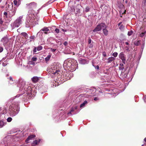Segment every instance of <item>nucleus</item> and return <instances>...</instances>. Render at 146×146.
<instances>
[{
    "label": "nucleus",
    "instance_id": "nucleus-1",
    "mask_svg": "<svg viewBox=\"0 0 146 146\" xmlns=\"http://www.w3.org/2000/svg\"><path fill=\"white\" fill-rule=\"evenodd\" d=\"M63 67L69 71H75L78 67L77 63L74 60L70 59L65 61L63 64Z\"/></svg>",
    "mask_w": 146,
    "mask_h": 146
},
{
    "label": "nucleus",
    "instance_id": "nucleus-2",
    "mask_svg": "<svg viewBox=\"0 0 146 146\" xmlns=\"http://www.w3.org/2000/svg\"><path fill=\"white\" fill-rule=\"evenodd\" d=\"M18 86L19 88V90L22 91L23 93H25L26 92L28 94L30 95L31 94L32 90L31 87L25 84V82L23 79H19Z\"/></svg>",
    "mask_w": 146,
    "mask_h": 146
},
{
    "label": "nucleus",
    "instance_id": "nucleus-3",
    "mask_svg": "<svg viewBox=\"0 0 146 146\" xmlns=\"http://www.w3.org/2000/svg\"><path fill=\"white\" fill-rule=\"evenodd\" d=\"M19 111V102H15L11 105L9 108V113L11 116H15L18 113Z\"/></svg>",
    "mask_w": 146,
    "mask_h": 146
},
{
    "label": "nucleus",
    "instance_id": "nucleus-4",
    "mask_svg": "<svg viewBox=\"0 0 146 146\" xmlns=\"http://www.w3.org/2000/svg\"><path fill=\"white\" fill-rule=\"evenodd\" d=\"M39 19V18L34 19L32 17L31 18L27 17L25 22V27H26L28 28L33 27L35 25L38 24V21Z\"/></svg>",
    "mask_w": 146,
    "mask_h": 146
},
{
    "label": "nucleus",
    "instance_id": "nucleus-5",
    "mask_svg": "<svg viewBox=\"0 0 146 146\" xmlns=\"http://www.w3.org/2000/svg\"><path fill=\"white\" fill-rule=\"evenodd\" d=\"M23 16H20L18 18L11 24V25L13 28L18 27L23 23Z\"/></svg>",
    "mask_w": 146,
    "mask_h": 146
},
{
    "label": "nucleus",
    "instance_id": "nucleus-6",
    "mask_svg": "<svg viewBox=\"0 0 146 146\" xmlns=\"http://www.w3.org/2000/svg\"><path fill=\"white\" fill-rule=\"evenodd\" d=\"M43 7H42L41 8L37 10V12L36 13H35L34 11V9H29V10L28 12V15L27 17H29L30 18H32L34 19H35L37 18H38L37 15V14L39 13L40 10Z\"/></svg>",
    "mask_w": 146,
    "mask_h": 146
},
{
    "label": "nucleus",
    "instance_id": "nucleus-7",
    "mask_svg": "<svg viewBox=\"0 0 146 146\" xmlns=\"http://www.w3.org/2000/svg\"><path fill=\"white\" fill-rule=\"evenodd\" d=\"M59 66L58 65L56 64H54L51 68V69L50 71H52V73L54 75H56L58 74L60 72L59 69Z\"/></svg>",
    "mask_w": 146,
    "mask_h": 146
},
{
    "label": "nucleus",
    "instance_id": "nucleus-8",
    "mask_svg": "<svg viewBox=\"0 0 146 146\" xmlns=\"http://www.w3.org/2000/svg\"><path fill=\"white\" fill-rule=\"evenodd\" d=\"M104 28H106V24L104 23H101L99 24L93 30L94 32H96L101 31L102 29Z\"/></svg>",
    "mask_w": 146,
    "mask_h": 146
},
{
    "label": "nucleus",
    "instance_id": "nucleus-9",
    "mask_svg": "<svg viewBox=\"0 0 146 146\" xmlns=\"http://www.w3.org/2000/svg\"><path fill=\"white\" fill-rule=\"evenodd\" d=\"M26 7L30 9H34L37 7V4L35 2L31 3L26 4Z\"/></svg>",
    "mask_w": 146,
    "mask_h": 146
},
{
    "label": "nucleus",
    "instance_id": "nucleus-10",
    "mask_svg": "<svg viewBox=\"0 0 146 146\" xmlns=\"http://www.w3.org/2000/svg\"><path fill=\"white\" fill-rule=\"evenodd\" d=\"M119 58L121 59L123 63L125 64L126 61V58L123 52H121L119 55Z\"/></svg>",
    "mask_w": 146,
    "mask_h": 146
},
{
    "label": "nucleus",
    "instance_id": "nucleus-11",
    "mask_svg": "<svg viewBox=\"0 0 146 146\" xmlns=\"http://www.w3.org/2000/svg\"><path fill=\"white\" fill-rule=\"evenodd\" d=\"M17 9V7H15L13 8H12L11 9H10L9 11H8L10 16H13L15 15Z\"/></svg>",
    "mask_w": 146,
    "mask_h": 146
},
{
    "label": "nucleus",
    "instance_id": "nucleus-12",
    "mask_svg": "<svg viewBox=\"0 0 146 146\" xmlns=\"http://www.w3.org/2000/svg\"><path fill=\"white\" fill-rule=\"evenodd\" d=\"M54 40V38L52 37H50L47 39V42L48 44H50L51 45H52V46H54L55 45L53 43V41Z\"/></svg>",
    "mask_w": 146,
    "mask_h": 146
},
{
    "label": "nucleus",
    "instance_id": "nucleus-13",
    "mask_svg": "<svg viewBox=\"0 0 146 146\" xmlns=\"http://www.w3.org/2000/svg\"><path fill=\"white\" fill-rule=\"evenodd\" d=\"M9 39L7 36L3 37L1 39V41L3 42L4 45L6 44L9 41Z\"/></svg>",
    "mask_w": 146,
    "mask_h": 146
},
{
    "label": "nucleus",
    "instance_id": "nucleus-14",
    "mask_svg": "<svg viewBox=\"0 0 146 146\" xmlns=\"http://www.w3.org/2000/svg\"><path fill=\"white\" fill-rule=\"evenodd\" d=\"M89 62V61L85 59H83L81 58L79 59V63L82 64H88Z\"/></svg>",
    "mask_w": 146,
    "mask_h": 146
},
{
    "label": "nucleus",
    "instance_id": "nucleus-15",
    "mask_svg": "<svg viewBox=\"0 0 146 146\" xmlns=\"http://www.w3.org/2000/svg\"><path fill=\"white\" fill-rule=\"evenodd\" d=\"M128 74V71H126L125 73L123 71H122L121 76L123 78H127Z\"/></svg>",
    "mask_w": 146,
    "mask_h": 146
},
{
    "label": "nucleus",
    "instance_id": "nucleus-16",
    "mask_svg": "<svg viewBox=\"0 0 146 146\" xmlns=\"http://www.w3.org/2000/svg\"><path fill=\"white\" fill-rule=\"evenodd\" d=\"M39 79V78L37 76H34L31 78L32 82L35 83H37Z\"/></svg>",
    "mask_w": 146,
    "mask_h": 146
},
{
    "label": "nucleus",
    "instance_id": "nucleus-17",
    "mask_svg": "<svg viewBox=\"0 0 146 146\" xmlns=\"http://www.w3.org/2000/svg\"><path fill=\"white\" fill-rule=\"evenodd\" d=\"M35 135H32L29 136L27 139L25 141V142L26 143H28V141L32 139L35 137Z\"/></svg>",
    "mask_w": 146,
    "mask_h": 146
},
{
    "label": "nucleus",
    "instance_id": "nucleus-18",
    "mask_svg": "<svg viewBox=\"0 0 146 146\" xmlns=\"http://www.w3.org/2000/svg\"><path fill=\"white\" fill-rule=\"evenodd\" d=\"M43 32L40 30L37 34V36L39 37L40 38H42Z\"/></svg>",
    "mask_w": 146,
    "mask_h": 146
},
{
    "label": "nucleus",
    "instance_id": "nucleus-19",
    "mask_svg": "<svg viewBox=\"0 0 146 146\" xmlns=\"http://www.w3.org/2000/svg\"><path fill=\"white\" fill-rule=\"evenodd\" d=\"M115 60V58L114 57H111L108 59V61L107 62L108 63H111L112 61H114Z\"/></svg>",
    "mask_w": 146,
    "mask_h": 146
},
{
    "label": "nucleus",
    "instance_id": "nucleus-20",
    "mask_svg": "<svg viewBox=\"0 0 146 146\" xmlns=\"http://www.w3.org/2000/svg\"><path fill=\"white\" fill-rule=\"evenodd\" d=\"M103 32L104 35L105 36H107L108 34V30L106 29V28H104L103 29Z\"/></svg>",
    "mask_w": 146,
    "mask_h": 146
},
{
    "label": "nucleus",
    "instance_id": "nucleus-21",
    "mask_svg": "<svg viewBox=\"0 0 146 146\" xmlns=\"http://www.w3.org/2000/svg\"><path fill=\"white\" fill-rule=\"evenodd\" d=\"M140 40H136L134 42V44L135 45L138 46L140 44Z\"/></svg>",
    "mask_w": 146,
    "mask_h": 146
},
{
    "label": "nucleus",
    "instance_id": "nucleus-22",
    "mask_svg": "<svg viewBox=\"0 0 146 146\" xmlns=\"http://www.w3.org/2000/svg\"><path fill=\"white\" fill-rule=\"evenodd\" d=\"M123 66L124 64H123L120 63L119 67V70L123 71V70L124 69Z\"/></svg>",
    "mask_w": 146,
    "mask_h": 146
},
{
    "label": "nucleus",
    "instance_id": "nucleus-23",
    "mask_svg": "<svg viewBox=\"0 0 146 146\" xmlns=\"http://www.w3.org/2000/svg\"><path fill=\"white\" fill-rule=\"evenodd\" d=\"M90 8L91 7H90L88 6H86L85 9V10L84 11V12H85L86 13L90 11Z\"/></svg>",
    "mask_w": 146,
    "mask_h": 146
},
{
    "label": "nucleus",
    "instance_id": "nucleus-24",
    "mask_svg": "<svg viewBox=\"0 0 146 146\" xmlns=\"http://www.w3.org/2000/svg\"><path fill=\"white\" fill-rule=\"evenodd\" d=\"M6 124V122H4L3 121H0V128L3 127Z\"/></svg>",
    "mask_w": 146,
    "mask_h": 146
},
{
    "label": "nucleus",
    "instance_id": "nucleus-25",
    "mask_svg": "<svg viewBox=\"0 0 146 146\" xmlns=\"http://www.w3.org/2000/svg\"><path fill=\"white\" fill-rule=\"evenodd\" d=\"M40 30L42 32L45 31V32H47L49 31V29L48 28L46 27H44L42 29H41Z\"/></svg>",
    "mask_w": 146,
    "mask_h": 146
},
{
    "label": "nucleus",
    "instance_id": "nucleus-26",
    "mask_svg": "<svg viewBox=\"0 0 146 146\" xmlns=\"http://www.w3.org/2000/svg\"><path fill=\"white\" fill-rule=\"evenodd\" d=\"M87 102L86 101H85L83 103L80 105V108H81L84 107L85 105L87 104Z\"/></svg>",
    "mask_w": 146,
    "mask_h": 146
},
{
    "label": "nucleus",
    "instance_id": "nucleus-27",
    "mask_svg": "<svg viewBox=\"0 0 146 146\" xmlns=\"http://www.w3.org/2000/svg\"><path fill=\"white\" fill-rule=\"evenodd\" d=\"M124 28L125 26L123 25H121L120 26L119 28L121 31H124Z\"/></svg>",
    "mask_w": 146,
    "mask_h": 146
},
{
    "label": "nucleus",
    "instance_id": "nucleus-28",
    "mask_svg": "<svg viewBox=\"0 0 146 146\" xmlns=\"http://www.w3.org/2000/svg\"><path fill=\"white\" fill-rule=\"evenodd\" d=\"M51 57V55H49L47 56L45 58V60L46 61H48L49 60L50 57Z\"/></svg>",
    "mask_w": 146,
    "mask_h": 146
},
{
    "label": "nucleus",
    "instance_id": "nucleus-29",
    "mask_svg": "<svg viewBox=\"0 0 146 146\" xmlns=\"http://www.w3.org/2000/svg\"><path fill=\"white\" fill-rule=\"evenodd\" d=\"M92 90H90V92H91L92 94L89 95V96H94V92H95L96 91V89H93V91L94 92H93V94H92Z\"/></svg>",
    "mask_w": 146,
    "mask_h": 146
},
{
    "label": "nucleus",
    "instance_id": "nucleus-30",
    "mask_svg": "<svg viewBox=\"0 0 146 146\" xmlns=\"http://www.w3.org/2000/svg\"><path fill=\"white\" fill-rule=\"evenodd\" d=\"M40 139H39L38 141L37 140H36L33 141V144H35L36 145L38 144V143L40 142Z\"/></svg>",
    "mask_w": 146,
    "mask_h": 146
},
{
    "label": "nucleus",
    "instance_id": "nucleus-31",
    "mask_svg": "<svg viewBox=\"0 0 146 146\" xmlns=\"http://www.w3.org/2000/svg\"><path fill=\"white\" fill-rule=\"evenodd\" d=\"M146 35V31L144 32H142L140 35V36L141 37H143Z\"/></svg>",
    "mask_w": 146,
    "mask_h": 146
},
{
    "label": "nucleus",
    "instance_id": "nucleus-32",
    "mask_svg": "<svg viewBox=\"0 0 146 146\" xmlns=\"http://www.w3.org/2000/svg\"><path fill=\"white\" fill-rule=\"evenodd\" d=\"M37 50L38 51H40L42 50V47L41 46H38L37 47Z\"/></svg>",
    "mask_w": 146,
    "mask_h": 146
},
{
    "label": "nucleus",
    "instance_id": "nucleus-33",
    "mask_svg": "<svg viewBox=\"0 0 146 146\" xmlns=\"http://www.w3.org/2000/svg\"><path fill=\"white\" fill-rule=\"evenodd\" d=\"M142 5L143 6H146V0H143L142 2Z\"/></svg>",
    "mask_w": 146,
    "mask_h": 146
},
{
    "label": "nucleus",
    "instance_id": "nucleus-34",
    "mask_svg": "<svg viewBox=\"0 0 146 146\" xmlns=\"http://www.w3.org/2000/svg\"><path fill=\"white\" fill-rule=\"evenodd\" d=\"M22 35L26 38L28 37V34L25 33H21Z\"/></svg>",
    "mask_w": 146,
    "mask_h": 146
},
{
    "label": "nucleus",
    "instance_id": "nucleus-35",
    "mask_svg": "<svg viewBox=\"0 0 146 146\" xmlns=\"http://www.w3.org/2000/svg\"><path fill=\"white\" fill-rule=\"evenodd\" d=\"M133 33V31L132 30H131L128 32L127 35H128V36H130L132 35Z\"/></svg>",
    "mask_w": 146,
    "mask_h": 146
},
{
    "label": "nucleus",
    "instance_id": "nucleus-36",
    "mask_svg": "<svg viewBox=\"0 0 146 146\" xmlns=\"http://www.w3.org/2000/svg\"><path fill=\"white\" fill-rule=\"evenodd\" d=\"M118 55V53L116 52H114L113 54L112 55L114 57H116Z\"/></svg>",
    "mask_w": 146,
    "mask_h": 146
},
{
    "label": "nucleus",
    "instance_id": "nucleus-37",
    "mask_svg": "<svg viewBox=\"0 0 146 146\" xmlns=\"http://www.w3.org/2000/svg\"><path fill=\"white\" fill-rule=\"evenodd\" d=\"M12 120V119L11 117H9L7 119V121L9 122H11Z\"/></svg>",
    "mask_w": 146,
    "mask_h": 146
},
{
    "label": "nucleus",
    "instance_id": "nucleus-38",
    "mask_svg": "<svg viewBox=\"0 0 146 146\" xmlns=\"http://www.w3.org/2000/svg\"><path fill=\"white\" fill-rule=\"evenodd\" d=\"M10 5L9 4L7 5V7H6V10H9H9H10V8H9Z\"/></svg>",
    "mask_w": 146,
    "mask_h": 146
},
{
    "label": "nucleus",
    "instance_id": "nucleus-39",
    "mask_svg": "<svg viewBox=\"0 0 146 146\" xmlns=\"http://www.w3.org/2000/svg\"><path fill=\"white\" fill-rule=\"evenodd\" d=\"M13 2H14V3L15 5V6H16V7H17V1L16 0H15Z\"/></svg>",
    "mask_w": 146,
    "mask_h": 146
},
{
    "label": "nucleus",
    "instance_id": "nucleus-40",
    "mask_svg": "<svg viewBox=\"0 0 146 146\" xmlns=\"http://www.w3.org/2000/svg\"><path fill=\"white\" fill-rule=\"evenodd\" d=\"M49 49H50L51 51L52 52H54L56 50V49H53L52 48H50Z\"/></svg>",
    "mask_w": 146,
    "mask_h": 146
},
{
    "label": "nucleus",
    "instance_id": "nucleus-41",
    "mask_svg": "<svg viewBox=\"0 0 146 146\" xmlns=\"http://www.w3.org/2000/svg\"><path fill=\"white\" fill-rule=\"evenodd\" d=\"M21 95H22V94H17L16 96H14V97H13V98H14L13 99H14L15 98H18V97H19Z\"/></svg>",
    "mask_w": 146,
    "mask_h": 146
},
{
    "label": "nucleus",
    "instance_id": "nucleus-42",
    "mask_svg": "<svg viewBox=\"0 0 146 146\" xmlns=\"http://www.w3.org/2000/svg\"><path fill=\"white\" fill-rule=\"evenodd\" d=\"M32 60L33 61H36L37 60V58L36 57H33L32 58Z\"/></svg>",
    "mask_w": 146,
    "mask_h": 146
},
{
    "label": "nucleus",
    "instance_id": "nucleus-43",
    "mask_svg": "<svg viewBox=\"0 0 146 146\" xmlns=\"http://www.w3.org/2000/svg\"><path fill=\"white\" fill-rule=\"evenodd\" d=\"M102 55L104 57H106V52L105 51H104L102 52Z\"/></svg>",
    "mask_w": 146,
    "mask_h": 146
},
{
    "label": "nucleus",
    "instance_id": "nucleus-44",
    "mask_svg": "<svg viewBox=\"0 0 146 146\" xmlns=\"http://www.w3.org/2000/svg\"><path fill=\"white\" fill-rule=\"evenodd\" d=\"M73 111V108L68 113V114L69 115L70 114L71 115H72V112Z\"/></svg>",
    "mask_w": 146,
    "mask_h": 146
},
{
    "label": "nucleus",
    "instance_id": "nucleus-45",
    "mask_svg": "<svg viewBox=\"0 0 146 146\" xmlns=\"http://www.w3.org/2000/svg\"><path fill=\"white\" fill-rule=\"evenodd\" d=\"M30 38L31 39H34L35 38V36L33 35V36H31L30 37Z\"/></svg>",
    "mask_w": 146,
    "mask_h": 146
},
{
    "label": "nucleus",
    "instance_id": "nucleus-46",
    "mask_svg": "<svg viewBox=\"0 0 146 146\" xmlns=\"http://www.w3.org/2000/svg\"><path fill=\"white\" fill-rule=\"evenodd\" d=\"M55 31L57 33H59L60 31L59 29H56Z\"/></svg>",
    "mask_w": 146,
    "mask_h": 146
},
{
    "label": "nucleus",
    "instance_id": "nucleus-47",
    "mask_svg": "<svg viewBox=\"0 0 146 146\" xmlns=\"http://www.w3.org/2000/svg\"><path fill=\"white\" fill-rule=\"evenodd\" d=\"M37 48L36 47H35L33 50V52H36Z\"/></svg>",
    "mask_w": 146,
    "mask_h": 146
},
{
    "label": "nucleus",
    "instance_id": "nucleus-48",
    "mask_svg": "<svg viewBox=\"0 0 146 146\" xmlns=\"http://www.w3.org/2000/svg\"><path fill=\"white\" fill-rule=\"evenodd\" d=\"M11 81L12 82H13V79L11 77H9V78Z\"/></svg>",
    "mask_w": 146,
    "mask_h": 146
},
{
    "label": "nucleus",
    "instance_id": "nucleus-49",
    "mask_svg": "<svg viewBox=\"0 0 146 146\" xmlns=\"http://www.w3.org/2000/svg\"><path fill=\"white\" fill-rule=\"evenodd\" d=\"M3 50V48L2 47H0V52H1Z\"/></svg>",
    "mask_w": 146,
    "mask_h": 146
},
{
    "label": "nucleus",
    "instance_id": "nucleus-50",
    "mask_svg": "<svg viewBox=\"0 0 146 146\" xmlns=\"http://www.w3.org/2000/svg\"><path fill=\"white\" fill-rule=\"evenodd\" d=\"M92 40L90 39H89L88 40V43L89 44H90Z\"/></svg>",
    "mask_w": 146,
    "mask_h": 146
},
{
    "label": "nucleus",
    "instance_id": "nucleus-51",
    "mask_svg": "<svg viewBox=\"0 0 146 146\" xmlns=\"http://www.w3.org/2000/svg\"><path fill=\"white\" fill-rule=\"evenodd\" d=\"M95 68L96 69L98 70L99 69V66L98 65L96 67H95Z\"/></svg>",
    "mask_w": 146,
    "mask_h": 146
},
{
    "label": "nucleus",
    "instance_id": "nucleus-52",
    "mask_svg": "<svg viewBox=\"0 0 146 146\" xmlns=\"http://www.w3.org/2000/svg\"><path fill=\"white\" fill-rule=\"evenodd\" d=\"M4 15H5L6 17H7V13L6 12H4Z\"/></svg>",
    "mask_w": 146,
    "mask_h": 146
},
{
    "label": "nucleus",
    "instance_id": "nucleus-53",
    "mask_svg": "<svg viewBox=\"0 0 146 146\" xmlns=\"http://www.w3.org/2000/svg\"><path fill=\"white\" fill-rule=\"evenodd\" d=\"M143 99L144 102L146 103V95L144 97Z\"/></svg>",
    "mask_w": 146,
    "mask_h": 146
},
{
    "label": "nucleus",
    "instance_id": "nucleus-54",
    "mask_svg": "<svg viewBox=\"0 0 146 146\" xmlns=\"http://www.w3.org/2000/svg\"><path fill=\"white\" fill-rule=\"evenodd\" d=\"M94 100H95V101H96L97 100H99V99L98 98H97V97H95L94 98Z\"/></svg>",
    "mask_w": 146,
    "mask_h": 146
},
{
    "label": "nucleus",
    "instance_id": "nucleus-55",
    "mask_svg": "<svg viewBox=\"0 0 146 146\" xmlns=\"http://www.w3.org/2000/svg\"><path fill=\"white\" fill-rule=\"evenodd\" d=\"M68 44V43L67 42H64V44L65 45V46H66L67 44Z\"/></svg>",
    "mask_w": 146,
    "mask_h": 146
},
{
    "label": "nucleus",
    "instance_id": "nucleus-56",
    "mask_svg": "<svg viewBox=\"0 0 146 146\" xmlns=\"http://www.w3.org/2000/svg\"><path fill=\"white\" fill-rule=\"evenodd\" d=\"M30 64H35V63L33 62H31Z\"/></svg>",
    "mask_w": 146,
    "mask_h": 146
},
{
    "label": "nucleus",
    "instance_id": "nucleus-57",
    "mask_svg": "<svg viewBox=\"0 0 146 146\" xmlns=\"http://www.w3.org/2000/svg\"><path fill=\"white\" fill-rule=\"evenodd\" d=\"M93 46V45H92V44H90V46H89V47H92Z\"/></svg>",
    "mask_w": 146,
    "mask_h": 146
},
{
    "label": "nucleus",
    "instance_id": "nucleus-58",
    "mask_svg": "<svg viewBox=\"0 0 146 146\" xmlns=\"http://www.w3.org/2000/svg\"><path fill=\"white\" fill-rule=\"evenodd\" d=\"M121 22H120L119 23V24H118V26H120L121 25Z\"/></svg>",
    "mask_w": 146,
    "mask_h": 146
},
{
    "label": "nucleus",
    "instance_id": "nucleus-59",
    "mask_svg": "<svg viewBox=\"0 0 146 146\" xmlns=\"http://www.w3.org/2000/svg\"><path fill=\"white\" fill-rule=\"evenodd\" d=\"M3 23V22L1 20H0V24H2Z\"/></svg>",
    "mask_w": 146,
    "mask_h": 146
},
{
    "label": "nucleus",
    "instance_id": "nucleus-60",
    "mask_svg": "<svg viewBox=\"0 0 146 146\" xmlns=\"http://www.w3.org/2000/svg\"><path fill=\"white\" fill-rule=\"evenodd\" d=\"M125 44L127 45H128L129 44V43L128 42H125Z\"/></svg>",
    "mask_w": 146,
    "mask_h": 146
},
{
    "label": "nucleus",
    "instance_id": "nucleus-61",
    "mask_svg": "<svg viewBox=\"0 0 146 146\" xmlns=\"http://www.w3.org/2000/svg\"><path fill=\"white\" fill-rule=\"evenodd\" d=\"M144 141H145V142L146 141V137H145V138L144 139Z\"/></svg>",
    "mask_w": 146,
    "mask_h": 146
},
{
    "label": "nucleus",
    "instance_id": "nucleus-62",
    "mask_svg": "<svg viewBox=\"0 0 146 146\" xmlns=\"http://www.w3.org/2000/svg\"><path fill=\"white\" fill-rule=\"evenodd\" d=\"M44 33L45 34H47V33L46 32H45V31H44Z\"/></svg>",
    "mask_w": 146,
    "mask_h": 146
},
{
    "label": "nucleus",
    "instance_id": "nucleus-63",
    "mask_svg": "<svg viewBox=\"0 0 146 146\" xmlns=\"http://www.w3.org/2000/svg\"><path fill=\"white\" fill-rule=\"evenodd\" d=\"M125 3H127V1H125Z\"/></svg>",
    "mask_w": 146,
    "mask_h": 146
},
{
    "label": "nucleus",
    "instance_id": "nucleus-64",
    "mask_svg": "<svg viewBox=\"0 0 146 146\" xmlns=\"http://www.w3.org/2000/svg\"><path fill=\"white\" fill-rule=\"evenodd\" d=\"M19 1H21V0H18Z\"/></svg>",
    "mask_w": 146,
    "mask_h": 146
}]
</instances>
